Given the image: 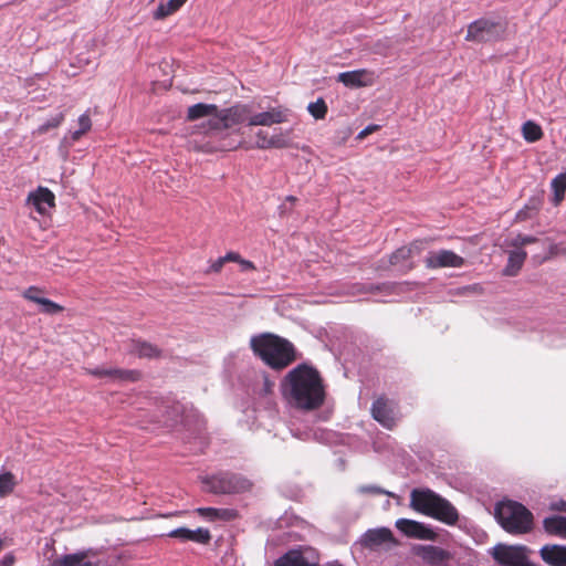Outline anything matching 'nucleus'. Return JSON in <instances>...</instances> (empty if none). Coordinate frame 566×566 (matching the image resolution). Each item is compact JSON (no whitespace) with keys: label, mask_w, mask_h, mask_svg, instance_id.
<instances>
[{"label":"nucleus","mask_w":566,"mask_h":566,"mask_svg":"<svg viewBox=\"0 0 566 566\" xmlns=\"http://www.w3.org/2000/svg\"><path fill=\"white\" fill-rule=\"evenodd\" d=\"M226 263V260H223V256L217 259L210 266V272H214V273H218L221 271V269L223 268Z\"/></svg>","instance_id":"41"},{"label":"nucleus","mask_w":566,"mask_h":566,"mask_svg":"<svg viewBox=\"0 0 566 566\" xmlns=\"http://www.w3.org/2000/svg\"><path fill=\"white\" fill-rule=\"evenodd\" d=\"M296 200H297V198H296V197H294V196H287V197H286V201H289V202L294 203V202H296Z\"/></svg>","instance_id":"46"},{"label":"nucleus","mask_w":566,"mask_h":566,"mask_svg":"<svg viewBox=\"0 0 566 566\" xmlns=\"http://www.w3.org/2000/svg\"><path fill=\"white\" fill-rule=\"evenodd\" d=\"M552 189H553V192H554V198H553V202L555 206L559 205L563 200H564V197H565V192H566V175H557L553 180H552Z\"/></svg>","instance_id":"32"},{"label":"nucleus","mask_w":566,"mask_h":566,"mask_svg":"<svg viewBox=\"0 0 566 566\" xmlns=\"http://www.w3.org/2000/svg\"><path fill=\"white\" fill-rule=\"evenodd\" d=\"M495 518L503 530L512 535H523L533 528V514L515 501L501 502L495 507Z\"/></svg>","instance_id":"5"},{"label":"nucleus","mask_w":566,"mask_h":566,"mask_svg":"<svg viewBox=\"0 0 566 566\" xmlns=\"http://www.w3.org/2000/svg\"><path fill=\"white\" fill-rule=\"evenodd\" d=\"M64 118H65L64 114L60 113V114L55 115L54 117L50 118L44 124L40 125L38 127V129L35 130V133L38 135H43V134L48 133L50 129L59 127L64 122Z\"/></svg>","instance_id":"36"},{"label":"nucleus","mask_w":566,"mask_h":566,"mask_svg":"<svg viewBox=\"0 0 566 566\" xmlns=\"http://www.w3.org/2000/svg\"><path fill=\"white\" fill-rule=\"evenodd\" d=\"M378 128V126L376 125H370V126H367L365 129H363L359 134H358V138L359 139H363L365 137H367L369 134L374 133L376 129Z\"/></svg>","instance_id":"44"},{"label":"nucleus","mask_w":566,"mask_h":566,"mask_svg":"<svg viewBox=\"0 0 566 566\" xmlns=\"http://www.w3.org/2000/svg\"><path fill=\"white\" fill-rule=\"evenodd\" d=\"M527 253L523 250L511 251L509 254L507 264L504 269V274L515 276L524 264Z\"/></svg>","instance_id":"30"},{"label":"nucleus","mask_w":566,"mask_h":566,"mask_svg":"<svg viewBox=\"0 0 566 566\" xmlns=\"http://www.w3.org/2000/svg\"><path fill=\"white\" fill-rule=\"evenodd\" d=\"M537 209H538V203L535 200H530V202L516 213V220L517 221L527 220L528 218H531L530 211L537 210Z\"/></svg>","instance_id":"38"},{"label":"nucleus","mask_w":566,"mask_h":566,"mask_svg":"<svg viewBox=\"0 0 566 566\" xmlns=\"http://www.w3.org/2000/svg\"><path fill=\"white\" fill-rule=\"evenodd\" d=\"M522 135L527 143H535L543 138L544 133L537 123L527 120L522 126Z\"/></svg>","instance_id":"31"},{"label":"nucleus","mask_w":566,"mask_h":566,"mask_svg":"<svg viewBox=\"0 0 566 566\" xmlns=\"http://www.w3.org/2000/svg\"><path fill=\"white\" fill-rule=\"evenodd\" d=\"M195 513L209 522H231L239 516L238 511L234 509L198 507L195 510Z\"/></svg>","instance_id":"19"},{"label":"nucleus","mask_w":566,"mask_h":566,"mask_svg":"<svg viewBox=\"0 0 566 566\" xmlns=\"http://www.w3.org/2000/svg\"><path fill=\"white\" fill-rule=\"evenodd\" d=\"M247 119L249 126H271L286 122L287 114L282 107H274L252 116L248 115Z\"/></svg>","instance_id":"17"},{"label":"nucleus","mask_w":566,"mask_h":566,"mask_svg":"<svg viewBox=\"0 0 566 566\" xmlns=\"http://www.w3.org/2000/svg\"><path fill=\"white\" fill-rule=\"evenodd\" d=\"M537 242V238L533 235L517 234L511 242L510 245L521 249L527 244Z\"/></svg>","instance_id":"37"},{"label":"nucleus","mask_w":566,"mask_h":566,"mask_svg":"<svg viewBox=\"0 0 566 566\" xmlns=\"http://www.w3.org/2000/svg\"><path fill=\"white\" fill-rule=\"evenodd\" d=\"M525 546L499 544L493 548V558L502 566H528Z\"/></svg>","instance_id":"8"},{"label":"nucleus","mask_w":566,"mask_h":566,"mask_svg":"<svg viewBox=\"0 0 566 566\" xmlns=\"http://www.w3.org/2000/svg\"><path fill=\"white\" fill-rule=\"evenodd\" d=\"M361 544L373 551L390 549L398 545V541L389 528L380 527L367 531L361 538Z\"/></svg>","instance_id":"9"},{"label":"nucleus","mask_w":566,"mask_h":566,"mask_svg":"<svg viewBox=\"0 0 566 566\" xmlns=\"http://www.w3.org/2000/svg\"><path fill=\"white\" fill-rule=\"evenodd\" d=\"M371 416L386 429H394L397 424V417L392 402L385 396L378 397L371 406Z\"/></svg>","instance_id":"11"},{"label":"nucleus","mask_w":566,"mask_h":566,"mask_svg":"<svg viewBox=\"0 0 566 566\" xmlns=\"http://www.w3.org/2000/svg\"><path fill=\"white\" fill-rule=\"evenodd\" d=\"M206 490L217 495L239 494L252 489V482L241 474L219 472L202 480Z\"/></svg>","instance_id":"7"},{"label":"nucleus","mask_w":566,"mask_h":566,"mask_svg":"<svg viewBox=\"0 0 566 566\" xmlns=\"http://www.w3.org/2000/svg\"><path fill=\"white\" fill-rule=\"evenodd\" d=\"M250 348L256 357L274 370H282L297 359L294 345L289 339L272 333L251 337Z\"/></svg>","instance_id":"3"},{"label":"nucleus","mask_w":566,"mask_h":566,"mask_svg":"<svg viewBox=\"0 0 566 566\" xmlns=\"http://www.w3.org/2000/svg\"><path fill=\"white\" fill-rule=\"evenodd\" d=\"M396 527L409 538L436 541L438 536L431 527L415 520L399 518L396 521Z\"/></svg>","instance_id":"12"},{"label":"nucleus","mask_w":566,"mask_h":566,"mask_svg":"<svg viewBox=\"0 0 566 566\" xmlns=\"http://www.w3.org/2000/svg\"><path fill=\"white\" fill-rule=\"evenodd\" d=\"M255 147L260 149L283 148L287 145L282 134L270 136L268 132L262 129L255 134Z\"/></svg>","instance_id":"26"},{"label":"nucleus","mask_w":566,"mask_h":566,"mask_svg":"<svg viewBox=\"0 0 566 566\" xmlns=\"http://www.w3.org/2000/svg\"><path fill=\"white\" fill-rule=\"evenodd\" d=\"M281 391L290 406L304 411L318 409L326 396L318 370L307 364H301L285 375Z\"/></svg>","instance_id":"1"},{"label":"nucleus","mask_w":566,"mask_h":566,"mask_svg":"<svg viewBox=\"0 0 566 566\" xmlns=\"http://www.w3.org/2000/svg\"><path fill=\"white\" fill-rule=\"evenodd\" d=\"M539 554L542 559L551 566H566V546L545 545Z\"/></svg>","instance_id":"22"},{"label":"nucleus","mask_w":566,"mask_h":566,"mask_svg":"<svg viewBox=\"0 0 566 566\" xmlns=\"http://www.w3.org/2000/svg\"><path fill=\"white\" fill-rule=\"evenodd\" d=\"M91 554H93L92 549L56 556L50 560L49 566H93L87 560Z\"/></svg>","instance_id":"21"},{"label":"nucleus","mask_w":566,"mask_h":566,"mask_svg":"<svg viewBox=\"0 0 566 566\" xmlns=\"http://www.w3.org/2000/svg\"><path fill=\"white\" fill-rule=\"evenodd\" d=\"M250 114L248 105L237 104L226 109H221L218 116L208 120L207 144L211 151H231L242 146V133L238 129H231L233 126L242 124Z\"/></svg>","instance_id":"2"},{"label":"nucleus","mask_w":566,"mask_h":566,"mask_svg":"<svg viewBox=\"0 0 566 566\" xmlns=\"http://www.w3.org/2000/svg\"><path fill=\"white\" fill-rule=\"evenodd\" d=\"M410 506L421 514L434 520L453 525L459 520L457 509L444 497L430 489H415L410 494Z\"/></svg>","instance_id":"4"},{"label":"nucleus","mask_w":566,"mask_h":566,"mask_svg":"<svg viewBox=\"0 0 566 566\" xmlns=\"http://www.w3.org/2000/svg\"><path fill=\"white\" fill-rule=\"evenodd\" d=\"M15 486L14 475L11 472L0 474V496H7Z\"/></svg>","instance_id":"35"},{"label":"nucleus","mask_w":566,"mask_h":566,"mask_svg":"<svg viewBox=\"0 0 566 566\" xmlns=\"http://www.w3.org/2000/svg\"><path fill=\"white\" fill-rule=\"evenodd\" d=\"M242 271H253L255 270V265L253 262L249 260L241 259L240 263Z\"/></svg>","instance_id":"45"},{"label":"nucleus","mask_w":566,"mask_h":566,"mask_svg":"<svg viewBox=\"0 0 566 566\" xmlns=\"http://www.w3.org/2000/svg\"><path fill=\"white\" fill-rule=\"evenodd\" d=\"M307 111L315 119H324L327 115L328 107L324 98L319 97L308 104Z\"/></svg>","instance_id":"33"},{"label":"nucleus","mask_w":566,"mask_h":566,"mask_svg":"<svg viewBox=\"0 0 566 566\" xmlns=\"http://www.w3.org/2000/svg\"><path fill=\"white\" fill-rule=\"evenodd\" d=\"M549 507L553 511L566 512V501L559 500V501L553 502Z\"/></svg>","instance_id":"42"},{"label":"nucleus","mask_w":566,"mask_h":566,"mask_svg":"<svg viewBox=\"0 0 566 566\" xmlns=\"http://www.w3.org/2000/svg\"><path fill=\"white\" fill-rule=\"evenodd\" d=\"M241 255L237 252H228L224 256H223V260H226V262H237V263H240L241 261Z\"/></svg>","instance_id":"43"},{"label":"nucleus","mask_w":566,"mask_h":566,"mask_svg":"<svg viewBox=\"0 0 566 566\" xmlns=\"http://www.w3.org/2000/svg\"><path fill=\"white\" fill-rule=\"evenodd\" d=\"M187 0H168L167 2H160L157 9L153 13L155 20H164L167 17L176 13Z\"/></svg>","instance_id":"29"},{"label":"nucleus","mask_w":566,"mask_h":566,"mask_svg":"<svg viewBox=\"0 0 566 566\" xmlns=\"http://www.w3.org/2000/svg\"><path fill=\"white\" fill-rule=\"evenodd\" d=\"M358 492L361 494L381 495L386 494L392 496V494L377 485H360Z\"/></svg>","instance_id":"39"},{"label":"nucleus","mask_w":566,"mask_h":566,"mask_svg":"<svg viewBox=\"0 0 566 566\" xmlns=\"http://www.w3.org/2000/svg\"><path fill=\"white\" fill-rule=\"evenodd\" d=\"M421 250L420 242L415 241L408 247H401L397 249L389 258L390 265L398 266L402 265L405 271H409L413 268L411 263L406 264L415 252L419 253Z\"/></svg>","instance_id":"20"},{"label":"nucleus","mask_w":566,"mask_h":566,"mask_svg":"<svg viewBox=\"0 0 566 566\" xmlns=\"http://www.w3.org/2000/svg\"><path fill=\"white\" fill-rule=\"evenodd\" d=\"M543 527L549 535L566 539V516L555 515L543 521Z\"/></svg>","instance_id":"28"},{"label":"nucleus","mask_w":566,"mask_h":566,"mask_svg":"<svg viewBox=\"0 0 566 566\" xmlns=\"http://www.w3.org/2000/svg\"><path fill=\"white\" fill-rule=\"evenodd\" d=\"M4 546H6V539L0 537V552L3 549Z\"/></svg>","instance_id":"47"},{"label":"nucleus","mask_w":566,"mask_h":566,"mask_svg":"<svg viewBox=\"0 0 566 566\" xmlns=\"http://www.w3.org/2000/svg\"><path fill=\"white\" fill-rule=\"evenodd\" d=\"M28 202L34 206L39 213L43 214L46 208L55 206V196L49 188L39 187L36 191L29 195Z\"/></svg>","instance_id":"18"},{"label":"nucleus","mask_w":566,"mask_h":566,"mask_svg":"<svg viewBox=\"0 0 566 566\" xmlns=\"http://www.w3.org/2000/svg\"><path fill=\"white\" fill-rule=\"evenodd\" d=\"M507 29L506 19L482 17L468 25L465 41L479 44L501 42L506 39Z\"/></svg>","instance_id":"6"},{"label":"nucleus","mask_w":566,"mask_h":566,"mask_svg":"<svg viewBox=\"0 0 566 566\" xmlns=\"http://www.w3.org/2000/svg\"><path fill=\"white\" fill-rule=\"evenodd\" d=\"M221 109L214 104L198 103L188 108L187 119L197 120L202 117H214L220 114Z\"/></svg>","instance_id":"27"},{"label":"nucleus","mask_w":566,"mask_h":566,"mask_svg":"<svg viewBox=\"0 0 566 566\" xmlns=\"http://www.w3.org/2000/svg\"><path fill=\"white\" fill-rule=\"evenodd\" d=\"M14 563L15 556L13 553H8L0 559V566H13Z\"/></svg>","instance_id":"40"},{"label":"nucleus","mask_w":566,"mask_h":566,"mask_svg":"<svg viewBox=\"0 0 566 566\" xmlns=\"http://www.w3.org/2000/svg\"><path fill=\"white\" fill-rule=\"evenodd\" d=\"M167 535L181 542L191 541L202 545H208L212 538L210 531L205 527H198L197 530L178 527L170 531Z\"/></svg>","instance_id":"16"},{"label":"nucleus","mask_w":566,"mask_h":566,"mask_svg":"<svg viewBox=\"0 0 566 566\" xmlns=\"http://www.w3.org/2000/svg\"><path fill=\"white\" fill-rule=\"evenodd\" d=\"M317 562H308L302 549H290L279 557L273 566H317Z\"/></svg>","instance_id":"25"},{"label":"nucleus","mask_w":566,"mask_h":566,"mask_svg":"<svg viewBox=\"0 0 566 566\" xmlns=\"http://www.w3.org/2000/svg\"><path fill=\"white\" fill-rule=\"evenodd\" d=\"M337 81L347 87H364L375 83V75L368 70H355L339 73Z\"/></svg>","instance_id":"15"},{"label":"nucleus","mask_w":566,"mask_h":566,"mask_svg":"<svg viewBox=\"0 0 566 566\" xmlns=\"http://www.w3.org/2000/svg\"><path fill=\"white\" fill-rule=\"evenodd\" d=\"M86 374L97 378L108 377L112 380L119 382H136L142 379V371L137 369H122V368H94L85 369Z\"/></svg>","instance_id":"14"},{"label":"nucleus","mask_w":566,"mask_h":566,"mask_svg":"<svg viewBox=\"0 0 566 566\" xmlns=\"http://www.w3.org/2000/svg\"><path fill=\"white\" fill-rule=\"evenodd\" d=\"M327 566H342V565H340V564L335 563V564H329V565H327Z\"/></svg>","instance_id":"48"},{"label":"nucleus","mask_w":566,"mask_h":566,"mask_svg":"<svg viewBox=\"0 0 566 566\" xmlns=\"http://www.w3.org/2000/svg\"><path fill=\"white\" fill-rule=\"evenodd\" d=\"M40 290L35 286H30L24 293H23V297L31 301V302H34L39 305L42 306L41 311L45 314H50V315H53V314H57V313H61L63 312V306H61L60 304L49 300V298H45V297H40V296H33V293H39Z\"/></svg>","instance_id":"24"},{"label":"nucleus","mask_w":566,"mask_h":566,"mask_svg":"<svg viewBox=\"0 0 566 566\" xmlns=\"http://www.w3.org/2000/svg\"><path fill=\"white\" fill-rule=\"evenodd\" d=\"M464 259L451 250L431 251L424 259L427 269L437 270L442 268H462Z\"/></svg>","instance_id":"10"},{"label":"nucleus","mask_w":566,"mask_h":566,"mask_svg":"<svg viewBox=\"0 0 566 566\" xmlns=\"http://www.w3.org/2000/svg\"><path fill=\"white\" fill-rule=\"evenodd\" d=\"M416 555L430 566H447L453 558L449 551L436 545H419Z\"/></svg>","instance_id":"13"},{"label":"nucleus","mask_w":566,"mask_h":566,"mask_svg":"<svg viewBox=\"0 0 566 566\" xmlns=\"http://www.w3.org/2000/svg\"><path fill=\"white\" fill-rule=\"evenodd\" d=\"M78 126H80V128L72 133V139L74 142L78 140L83 135H85L92 128V120H91L88 112H85L84 114H82L78 117Z\"/></svg>","instance_id":"34"},{"label":"nucleus","mask_w":566,"mask_h":566,"mask_svg":"<svg viewBox=\"0 0 566 566\" xmlns=\"http://www.w3.org/2000/svg\"><path fill=\"white\" fill-rule=\"evenodd\" d=\"M129 352L139 358H160L163 350L156 345L142 339H132Z\"/></svg>","instance_id":"23"}]
</instances>
